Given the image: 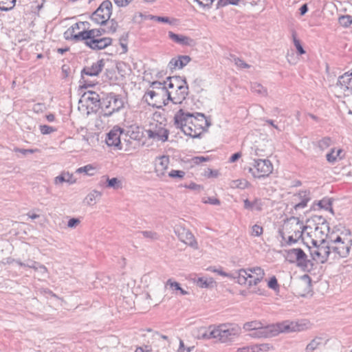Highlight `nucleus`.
I'll use <instances>...</instances> for the list:
<instances>
[{"label":"nucleus","mask_w":352,"mask_h":352,"mask_svg":"<svg viewBox=\"0 0 352 352\" xmlns=\"http://www.w3.org/2000/svg\"><path fill=\"white\" fill-rule=\"evenodd\" d=\"M174 124L184 133L192 138H199L211 125L210 122L201 113H185L179 109L174 116Z\"/></svg>","instance_id":"1"},{"label":"nucleus","mask_w":352,"mask_h":352,"mask_svg":"<svg viewBox=\"0 0 352 352\" xmlns=\"http://www.w3.org/2000/svg\"><path fill=\"white\" fill-rule=\"evenodd\" d=\"M307 229L303 222L298 217H292L285 221L283 228L279 230V235L286 245L296 243L302 236L303 231Z\"/></svg>","instance_id":"2"},{"label":"nucleus","mask_w":352,"mask_h":352,"mask_svg":"<svg viewBox=\"0 0 352 352\" xmlns=\"http://www.w3.org/2000/svg\"><path fill=\"white\" fill-rule=\"evenodd\" d=\"M300 326L294 322H285L276 324H266L263 323L259 329L250 333L254 338H267L277 336L280 333H287L300 331Z\"/></svg>","instance_id":"3"},{"label":"nucleus","mask_w":352,"mask_h":352,"mask_svg":"<svg viewBox=\"0 0 352 352\" xmlns=\"http://www.w3.org/2000/svg\"><path fill=\"white\" fill-rule=\"evenodd\" d=\"M124 106V98L115 93H109L107 96L102 98L100 108L101 112L99 113V119L108 118L113 113L120 111Z\"/></svg>","instance_id":"4"},{"label":"nucleus","mask_w":352,"mask_h":352,"mask_svg":"<svg viewBox=\"0 0 352 352\" xmlns=\"http://www.w3.org/2000/svg\"><path fill=\"white\" fill-rule=\"evenodd\" d=\"M168 89L175 88L173 95H171L170 101L174 104H181L188 94V87L185 78L180 76H172L168 78Z\"/></svg>","instance_id":"5"},{"label":"nucleus","mask_w":352,"mask_h":352,"mask_svg":"<svg viewBox=\"0 0 352 352\" xmlns=\"http://www.w3.org/2000/svg\"><path fill=\"white\" fill-rule=\"evenodd\" d=\"M173 94V91L168 89L148 90L144 96V99L149 105L160 109L168 104Z\"/></svg>","instance_id":"6"},{"label":"nucleus","mask_w":352,"mask_h":352,"mask_svg":"<svg viewBox=\"0 0 352 352\" xmlns=\"http://www.w3.org/2000/svg\"><path fill=\"white\" fill-rule=\"evenodd\" d=\"M286 259L290 263H296L297 265L306 271L314 269V263L308 259L306 254L300 248H292L286 251Z\"/></svg>","instance_id":"7"},{"label":"nucleus","mask_w":352,"mask_h":352,"mask_svg":"<svg viewBox=\"0 0 352 352\" xmlns=\"http://www.w3.org/2000/svg\"><path fill=\"white\" fill-rule=\"evenodd\" d=\"M215 338L221 342H227L232 340L241 333V328L234 324H221L214 327Z\"/></svg>","instance_id":"8"},{"label":"nucleus","mask_w":352,"mask_h":352,"mask_svg":"<svg viewBox=\"0 0 352 352\" xmlns=\"http://www.w3.org/2000/svg\"><path fill=\"white\" fill-rule=\"evenodd\" d=\"M318 243L317 239H312V243L314 245V248L310 250L312 260L317 263H324L328 258L332 259L330 243L324 242L318 245Z\"/></svg>","instance_id":"9"},{"label":"nucleus","mask_w":352,"mask_h":352,"mask_svg":"<svg viewBox=\"0 0 352 352\" xmlns=\"http://www.w3.org/2000/svg\"><path fill=\"white\" fill-rule=\"evenodd\" d=\"M351 245V240L346 243L339 236L336 239L331 240L330 246L331 248L332 260L346 258L349 254Z\"/></svg>","instance_id":"10"},{"label":"nucleus","mask_w":352,"mask_h":352,"mask_svg":"<svg viewBox=\"0 0 352 352\" xmlns=\"http://www.w3.org/2000/svg\"><path fill=\"white\" fill-rule=\"evenodd\" d=\"M112 14V3L110 1H104L91 14V19L96 23L105 25Z\"/></svg>","instance_id":"11"},{"label":"nucleus","mask_w":352,"mask_h":352,"mask_svg":"<svg viewBox=\"0 0 352 352\" xmlns=\"http://www.w3.org/2000/svg\"><path fill=\"white\" fill-rule=\"evenodd\" d=\"M272 170L273 165L268 160H254L252 167L249 168V172L257 178L267 177Z\"/></svg>","instance_id":"12"},{"label":"nucleus","mask_w":352,"mask_h":352,"mask_svg":"<svg viewBox=\"0 0 352 352\" xmlns=\"http://www.w3.org/2000/svg\"><path fill=\"white\" fill-rule=\"evenodd\" d=\"M105 32L106 31L104 28L84 30L78 34L72 35V38L76 41H83L84 43H85V41H89V40L101 38L102 34Z\"/></svg>","instance_id":"13"},{"label":"nucleus","mask_w":352,"mask_h":352,"mask_svg":"<svg viewBox=\"0 0 352 352\" xmlns=\"http://www.w3.org/2000/svg\"><path fill=\"white\" fill-rule=\"evenodd\" d=\"M124 132V129L118 126H115L107 134L105 142L109 146H113L117 149H122L120 136Z\"/></svg>","instance_id":"14"},{"label":"nucleus","mask_w":352,"mask_h":352,"mask_svg":"<svg viewBox=\"0 0 352 352\" xmlns=\"http://www.w3.org/2000/svg\"><path fill=\"white\" fill-rule=\"evenodd\" d=\"M318 219L321 222L318 223L316 228H314V235L316 238L318 239V242H327L326 238L329 232V223L324 219H322L321 217H320Z\"/></svg>","instance_id":"15"},{"label":"nucleus","mask_w":352,"mask_h":352,"mask_svg":"<svg viewBox=\"0 0 352 352\" xmlns=\"http://www.w3.org/2000/svg\"><path fill=\"white\" fill-rule=\"evenodd\" d=\"M310 200V192L308 190H302L294 195L292 204H294V210H298L305 208Z\"/></svg>","instance_id":"16"},{"label":"nucleus","mask_w":352,"mask_h":352,"mask_svg":"<svg viewBox=\"0 0 352 352\" xmlns=\"http://www.w3.org/2000/svg\"><path fill=\"white\" fill-rule=\"evenodd\" d=\"M148 137L157 140H161L165 142L168 138V131L162 126L161 124L159 126H156L155 129H149L146 131Z\"/></svg>","instance_id":"17"},{"label":"nucleus","mask_w":352,"mask_h":352,"mask_svg":"<svg viewBox=\"0 0 352 352\" xmlns=\"http://www.w3.org/2000/svg\"><path fill=\"white\" fill-rule=\"evenodd\" d=\"M336 86L344 92L352 93V72H346L340 76L338 79Z\"/></svg>","instance_id":"18"},{"label":"nucleus","mask_w":352,"mask_h":352,"mask_svg":"<svg viewBox=\"0 0 352 352\" xmlns=\"http://www.w3.org/2000/svg\"><path fill=\"white\" fill-rule=\"evenodd\" d=\"M112 39L111 38L104 37L85 41V44L92 50H100L110 45Z\"/></svg>","instance_id":"19"},{"label":"nucleus","mask_w":352,"mask_h":352,"mask_svg":"<svg viewBox=\"0 0 352 352\" xmlns=\"http://www.w3.org/2000/svg\"><path fill=\"white\" fill-rule=\"evenodd\" d=\"M104 66L103 59L98 60L97 62L92 64L91 67H85L81 72L82 76L84 75L89 76H98L102 71Z\"/></svg>","instance_id":"20"},{"label":"nucleus","mask_w":352,"mask_h":352,"mask_svg":"<svg viewBox=\"0 0 352 352\" xmlns=\"http://www.w3.org/2000/svg\"><path fill=\"white\" fill-rule=\"evenodd\" d=\"M168 37L176 43L184 46H194L195 45V40L190 37L182 34H177L173 32H168Z\"/></svg>","instance_id":"21"},{"label":"nucleus","mask_w":352,"mask_h":352,"mask_svg":"<svg viewBox=\"0 0 352 352\" xmlns=\"http://www.w3.org/2000/svg\"><path fill=\"white\" fill-rule=\"evenodd\" d=\"M249 275L254 278V280L249 282V286L257 285L264 278V270L260 267H254L247 269Z\"/></svg>","instance_id":"22"},{"label":"nucleus","mask_w":352,"mask_h":352,"mask_svg":"<svg viewBox=\"0 0 352 352\" xmlns=\"http://www.w3.org/2000/svg\"><path fill=\"white\" fill-rule=\"evenodd\" d=\"M190 60L188 56H179L170 60L168 65V67L171 70L176 69H182L186 66Z\"/></svg>","instance_id":"23"},{"label":"nucleus","mask_w":352,"mask_h":352,"mask_svg":"<svg viewBox=\"0 0 352 352\" xmlns=\"http://www.w3.org/2000/svg\"><path fill=\"white\" fill-rule=\"evenodd\" d=\"M169 164V158L168 156L162 155L156 158L155 160V172L159 177H162L165 174Z\"/></svg>","instance_id":"24"},{"label":"nucleus","mask_w":352,"mask_h":352,"mask_svg":"<svg viewBox=\"0 0 352 352\" xmlns=\"http://www.w3.org/2000/svg\"><path fill=\"white\" fill-rule=\"evenodd\" d=\"M178 237L181 241L191 247L197 245V242L194 236L188 230L182 229L181 232H179Z\"/></svg>","instance_id":"25"},{"label":"nucleus","mask_w":352,"mask_h":352,"mask_svg":"<svg viewBox=\"0 0 352 352\" xmlns=\"http://www.w3.org/2000/svg\"><path fill=\"white\" fill-rule=\"evenodd\" d=\"M83 98L87 102H90L91 104L94 105L95 107H99L101 104L102 98L100 96L94 91H88L85 93L83 95Z\"/></svg>","instance_id":"26"},{"label":"nucleus","mask_w":352,"mask_h":352,"mask_svg":"<svg viewBox=\"0 0 352 352\" xmlns=\"http://www.w3.org/2000/svg\"><path fill=\"white\" fill-rule=\"evenodd\" d=\"M63 182L72 184L76 182V179L74 178L72 174H70L68 172H63L54 178V183L55 184L58 185L63 184Z\"/></svg>","instance_id":"27"},{"label":"nucleus","mask_w":352,"mask_h":352,"mask_svg":"<svg viewBox=\"0 0 352 352\" xmlns=\"http://www.w3.org/2000/svg\"><path fill=\"white\" fill-rule=\"evenodd\" d=\"M199 339L209 340L211 338H215V331L214 327H209L208 329L201 328L199 330V334L197 336Z\"/></svg>","instance_id":"28"},{"label":"nucleus","mask_w":352,"mask_h":352,"mask_svg":"<svg viewBox=\"0 0 352 352\" xmlns=\"http://www.w3.org/2000/svg\"><path fill=\"white\" fill-rule=\"evenodd\" d=\"M244 208L248 210L256 209L261 211L263 208V203L261 199H255L253 201H249L248 199L243 201Z\"/></svg>","instance_id":"29"},{"label":"nucleus","mask_w":352,"mask_h":352,"mask_svg":"<svg viewBox=\"0 0 352 352\" xmlns=\"http://www.w3.org/2000/svg\"><path fill=\"white\" fill-rule=\"evenodd\" d=\"M323 344V338L322 337H315L305 347V352H313L318 349Z\"/></svg>","instance_id":"30"},{"label":"nucleus","mask_w":352,"mask_h":352,"mask_svg":"<svg viewBox=\"0 0 352 352\" xmlns=\"http://www.w3.org/2000/svg\"><path fill=\"white\" fill-rule=\"evenodd\" d=\"M237 279V283L240 285L248 284V278H252L251 276L249 275L247 270L241 269L238 271V275L235 277Z\"/></svg>","instance_id":"31"},{"label":"nucleus","mask_w":352,"mask_h":352,"mask_svg":"<svg viewBox=\"0 0 352 352\" xmlns=\"http://www.w3.org/2000/svg\"><path fill=\"white\" fill-rule=\"evenodd\" d=\"M251 90L261 96H267V90L265 87H264L261 84L258 82H253L251 85Z\"/></svg>","instance_id":"32"},{"label":"nucleus","mask_w":352,"mask_h":352,"mask_svg":"<svg viewBox=\"0 0 352 352\" xmlns=\"http://www.w3.org/2000/svg\"><path fill=\"white\" fill-rule=\"evenodd\" d=\"M343 151L341 148L337 150L336 151L334 148H333L330 153L327 154V160L330 163H333L337 160L338 158L342 159L343 157V156L341 155Z\"/></svg>","instance_id":"33"},{"label":"nucleus","mask_w":352,"mask_h":352,"mask_svg":"<svg viewBox=\"0 0 352 352\" xmlns=\"http://www.w3.org/2000/svg\"><path fill=\"white\" fill-rule=\"evenodd\" d=\"M262 324V322L258 320L247 322L243 324V329L245 331H252L253 332L259 329Z\"/></svg>","instance_id":"34"},{"label":"nucleus","mask_w":352,"mask_h":352,"mask_svg":"<svg viewBox=\"0 0 352 352\" xmlns=\"http://www.w3.org/2000/svg\"><path fill=\"white\" fill-rule=\"evenodd\" d=\"M101 196V193L97 190H94L93 192L88 194L86 197L87 204L89 206H92L96 204V199H99Z\"/></svg>","instance_id":"35"},{"label":"nucleus","mask_w":352,"mask_h":352,"mask_svg":"<svg viewBox=\"0 0 352 352\" xmlns=\"http://www.w3.org/2000/svg\"><path fill=\"white\" fill-rule=\"evenodd\" d=\"M16 3V0H0V10L8 11L12 9Z\"/></svg>","instance_id":"36"},{"label":"nucleus","mask_w":352,"mask_h":352,"mask_svg":"<svg viewBox=\"0 0 352 352\" xmlns=\"http://www.w3.org/2000/svg\"><path fill=\"white\" fill-rule=\"evenodd\" d=\"M107 187L108 188H112L113 189H118L122 187V183L120 180H119L116 177H113L111 179H109V177L107 178Z\"/></svg>","instance_id":"37"},{"label":"nucleus","mask_w":352,"mask_h":352,"mask_svg":"<svg viewBox=\"0 0 352 352\" xmlns=\"http://www.w3.org/2000/svg\"><path fill=\"white\" fill-rule=\"evenodd\" d=\"M168 80L163 82L160 81H153L151 82L150 87L152 88L153 90L168 89Z\"/></svg>","instance_id":"38"},{"label":"nucleus","mask_w":352,"mask_h":352,"mask_svg":"<svg viewBox=\"0 0 352 352\" xmlns=\"http://www.w3.org/2000/svg\"><path fill=\"white\" fill-rule=\"evenodd\" d=\"M318 205L320 206V208H324L326 210H330L331 212H333L331 208L332 201L329 198L322 199L318 203Z\"/></svg>","instance_id":"39"},{"label":"nucleus","mask_w":352,"mask_h":352,"mask_svg":"<svg viewBox=\"0 0 352 352\" xmlns=\"http://www.w3.org/2000/svg\"><path fill=\"white\" fill-rule=\"evenodd\" d=\"M94 170H95L94 167L91 164H88L85 166L78 168L76 170V173H85L88 175H94L93 172Z\"/></svg>","instance_id":"40"},{"label":"nucleus","mask_w":352,"mask_h":352,"mask_svg":"<svg viewBox=\"0 0 352 352\" xmlns=\"http://www.w3.org/2000/svg\"><path fill=\"white\" fill-rule=\"evenodd\" d=\"M106 24L108 25V26L107 27V30H105L106 32H107V33L116 32L118 25L115 19H111L110 21H108Z\"/></svg>","instance_id":"41"},{"label":"nucleus","mask_w":352,"mask_h":352,"mask_svg":"<svg viewBox=\"0 0 352 352\" xmlns=\"http://www.w3.org/2000/svg\"><path fill=\"white\" fill-rule=\"evenodd\" d=\"M332 140L329 137H324L318 142V146L321 150L327 148L331 144Z\"/></svg>","instance_id":"42"},{"label":"nucleus","mask_w":352,"mask_h":352,"mask_svg":"<svg viewBox=\"0 0 352 352\" xmlns=\"http://www.w3.org/2000/svg\"><path fill=\"white\" fill-rule=\"evenodd\" d=\"M339 23L343 27H349L352 23V16L350 15H344L339 18Z\"/></svg>","instance_id":"43"},{"label":"nucleus","mask_w":352,"mask_h":352,"mask_svg":"<svg viewBox=\"0 0 352 352\" xmlns=\"http://www.w3.org/2000/svg\"><path fill=\"white\" fill-rule=\"evenodd\" d=\"M140 233L143 235L144 237L149 239L152 241L157 240L160 238L159 234L155 232L146 230L142 231Z\"/></svg>","instance_id":"44"},{"label":"nucleus","mask_w":352,"mask_h":352,"mask_svg":"<svg viewBox=\"0 0 352 352\" xmlns=\"http://www.w3.org/2000/svg\"><path fill=\"white\" fill-rule=\"evenodd\" d=\"M231 60L234 63V64L240 68H249L250 66L245 63L243 60L240 59L235 56H231Z\"/></svg>","instance_id":"45"},{"label":"nucleus","mask_w":352,"mask_h":352,"mask_svg":"<svg viewBox=\"0 0 352 352\" xmlns=\"http://www.w3.org/2000/svg\"><path fill=\"white\" fill-rule=\"evenodd\" d=\"M294 44L299 54L302 55L305 54V51L303 49L300 41L296 38V33L292 34Z\"/></svg>","instance_id":"46"},{"label":"nucleus","mask_w":352,"mask_h":352,"mask_svg":"<svg viewBox=\"0 0 352 352\" xmlns=\"http://www.w3.org/2000/svg\"><path fill=\"white\" fill-rule=\"evenodd\" d=\"M39 128L40 131L43 135L50 134L56 131V128L45 124L40 125Z\"/></svg>","instance_id":"47"},{"label":"nucleus","mask_w":352,"mask_h":352,"mask_svg":"<svg viewBox=\"0 0 352 352\" xmlns=\"http://www.w3.org/2000/svg\"><path fill=\"white\" fill-rule=\"evenodd\" d=\"M197 285L200 287H202V288H206L209 286V285L210 283H212V281L211 280H210V281H208V280L204 277H200V278H198L197 281Z\"/></svg>","instance_id":"48"},{"label":"nucleus","mask_w":352,"mask_h":352,"mask_svg":"<svg viewBox=\"0 0 352 352\" xmlns=\"http://www.w3.org/2000/svg\"><path fill=\"white\" fill-rule=\"evenodd\" d=\"M185 172L183 170H172L168 173V176L173 178L182 179L184 177Z\"/></svg>","instance_id":"49"},{"label":"nucleus","mask_w":352,"mask_h":352,"mask_svg":"<svg viewBox=\"0 0 352 352\" xmlns=\"http://www.w3.org/2000/svg\"><path fill=\"white\" fill-rule=\"evenodd\" d=\"M263 228L258 225L255 224L252 227L251 234L252 236H259L263 234Z\"/></svg>","instance_id":"50"},{"label":"nucleus","mask_w":352,"mask_h":352,"mask_svg":"<svg viewBox=\"0 0 352 352\" xmlns=\"http://www.w3.org/2000/svg\"><path fill=\"white\" fill-rule=\"evenodd\" d=\"M240 0H219L217 3L218 7H223L229 4L238 5Z\"/></svg>","instance_id":"51"},{"label":"nucleus","mask_w":352,"mask_h":352,"mask_svg":"<svg viewBox=\"0 0 352 352\" xmlns=\"http://www.w3.org/2000/svg\"><path fill=\"white\" fill-rule=\"evenodd\" d=\"M169 286L170 289L178 291L180 289V285L179 283L173 281L171 279H168L166 283V287Z\"/></svg>","instance_id":"52"},{"label":"nucleus","mask_w":352,"mask_h":352,"mask_svg":"<svg viewBox=\"0 0 352 352\" xmlns=\"http://www.w3.org/2000/svg\"><path fill=\"white\" fill-rule=\"evenodd\" d=\"M267 285L272 289H277L278 288V284L276 278L275 276H272L268 281Z\"/></svg>","instance_id":"53"},{"label":"nucleus","mask_w":352,"mask_h":352,"mask_svg":"<svg viewBox=\"0 0 352 352\" xmlns=\"http://www.w3.org/2000/svg\"><path fill=\"white\" fill-rule=\"evenodd\" d=\"M80 223V221L78 218H72L67 222V226L70 228H76Z\"/></svg>","instance_id":"54"},{"label":"nucleus","mask_w":352,"mask_h":352,"mask_svg":"<svg viewBox=\"0 0 352 352\" xmlns=\"http://www.w3.org/2000/svg\"><path fill=\"white\" fill-rule=\"evenodd\" d=\"M203 202L204 204H209L211 205H219L220 201L217 198L215 197H207L204 199Z\"/></svg>","instance_id":"55"},{"label":"nucleus","mask_w":352,"mask_h":352,"mask_svg":"<svg viewBox=\"0 0 352 352\" xmlns=\"http://www.w3.org/2000/svg\"><path fill=\"white\" fill-rule=\"evenodd\" d=\"M151 19L157 22L170 23L169 18L166 16H153Z\"/></svg>","instance_id":"56"},{"label":"nucleus","mask_w":352,"mask_h":352,"mask_svg":"<svg viewBox=\"0 0 352 352\" xmlns=\"http://www.w3.org/2000/svg\"><path fill=\"white\" fill-rule=\"evenodd\" d=\"M45 109V107L42 103H36L33 106V111L36 113L42 112Z\"/></svg>","instance_id":"57"},{"label":"nucleus","mask_w":352,"mask_h":352,"mask_svg":"<svg viewBox=\"0 0 352 352\" xmlns=\"http://www.w3.org/2000/svg\"><path fill=\"white\" fill-rule=\"evenodd\" d=\"M115 3L119 7H125L133 0H113Z\"/></svg>","instance_id":"58"},{"label":"nucleus","mask_w":352,"mask_h":352,"mask_svg":"<svg viewBox=\"0 0 352 352\" xmlns=\"http://www.w3.org/2000/svg\"><path fill=\"white\" fill-rule=\"evenodd\" d=\"M204 175L208 177H216L218 175V172L217 170L208 169L207 170L205 171Z\"/></svg>","instance_id":"59"},{"label":"nucleus","mask_w":352,"mask_h":352,"mask_svg":"<svg viewBox=\"0 0 352 352\" xmlns=\"http://www.w3.org/2000/svg\"><path fill=\"white\" fill-rule=\"evenodd\" d=\"M190 351H191V348L190 347L184 348V342L182 340H180L179 348L177 352H190Z\"/></svg>","instance_id":"60"},{"label":"nucleus","mask_w":352,"mask_h":352,"mask_svg":"<svg viewBox=\"0 0 352 352\" xmlns=\"http://www.w3.org/2000/svg\"><path fill=\"white\" fill-rule=\"evenodd\" d=\"M208 160V157H205L203 156L196 157L194 158V162L197 164H201L204 162H206Z\"/></svg>","instance_id":"61"},{"label":"nucleus","mask_w":352,"mask_h":352,"mask_svg":"<svg viewBox=\"0 0 352 352\" xmlns=\"http://www.w3.org/2000/svg\"><path fill=\"white\" fill-rule=\"evenodd\" d=\"M241 156V154L239 152L234 153L229 160V162L231 163L235 162L237 161Z\"/></svg>","instance_id":"62"},{"label":"nucleus","mask_w":352,"mask_h":352,"mask_svg":"<svg viewBox=\"0 0 352 352\" xmlns=\"http://www.w3.org/2000/svg\"><path fill=\"white\" fill-rule=\"evenodd\" d=\"M186 188H188L193 190H200L202 188L200 185H198L195 183H190L188 186H186Z\"/></svg>","instance_id":"63"},{"label":"nucleus","mask_w":352,"mask_h":352,"mask_svg":"<svg viewBox=\"0 0 352 352\" xmlns=\"http://www.w3.org/2000/svg\"><path fill=\"white\" fill-rule=\"evenodd\" d=\"M38 267H39V269H38V272H39L42 275H43V276H44V275H45V274L47 273V272H48V270H47V267H46L44 265L41 264V263H38Z\"/></svg>","instance_id":"64"}]
</instances>
